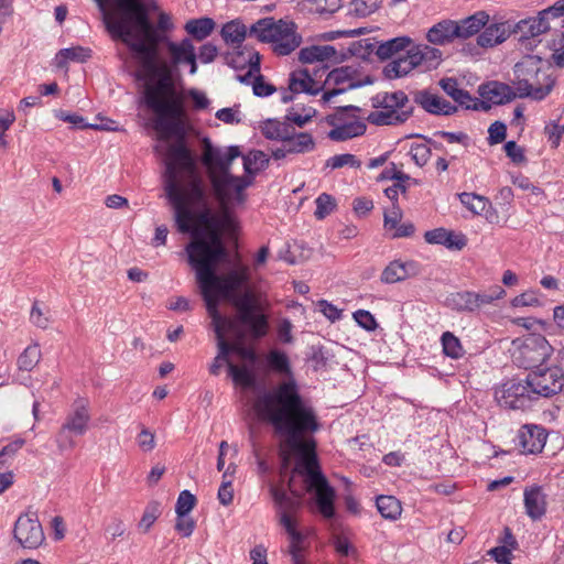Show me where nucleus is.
I'll list each match as a JSON object with an SVG mask.
<instances>
[{"instance_id": "1", "label": "nucleus", "mask_w": 564, "mask_h": 564, "mask_svg": "<svg viewBox=\"0 0 564 564\" xmlns=\"http://www.w3.org/2000/svg\"><path fill=\"white\" fill-rule=\"evenodd\" d=\"M164 189L174 208L178 231L193 235L186 252L197 283L199 268L204 265L214 275H218L216 267L226 256V250L217 231V220L207 207L200 180L196 175L195 161L185 141H176L166 151Z\"/></svg>"}, {"instance_id": "2", "label": "nucleus", "mask_w": 564, "mask_h": 564, "mask_svg": "<svg viewBox=\"0 0 564 564\" xmlns=\"http://www.w3.org/2000/svg\"><path fill=\"white\" fill-rule=\"evenodd\" d=\"M284 470L293 460L292 478L303 479L305 491L314 497L318 513L325 519L335 516V488L322 471L317 455L315 434L322 423L311 398L301 393V388L284 355Z\"/></svg>"}, {"instance_id": "3", "label": "nucleus", "mask_w": 564, "mask_h": 564, "mask_svg": "<svg viewBox=\"0 0 564 564\" xmlns=\"http://www.w3.org/2000/svg\"><path fill=\"white\" fill-rule=\"evenodd\" d=\"M199 290L206 304V310L212 318V325L216 334L218 354L209 367L213 376H218L224 365L228 367V375L235 384L245 389L256 388V376L246 366L234 365L229 360L228 340L226 329L231 327L228 317L218 311L220 300H231L236 293L249 280V268L240 265L226 274L214 275L205 265L199 268Z\"/></svg>"}, {"instance_id": "4", "label": "nucleus", "mask_w": 564, "mask_h": 564, "mask_svg": "<svg viewBox=\"0 0 564 564\" xmlns=\"http://www.w3.org/2000/svg\"><path fill=\"white\" fill-rule=\"evenodd\" d=\"M236 308L235 317H228L230 326L226 329L229 354H237L256 376V381L270 370L282 372V352L274 350L267 357H259L256 351L245 346L247 337L258 339L268 333L269 324L260 297L247 291L239 296L232 295Z\"/></svg>"}, {"instance_id": "5", "label": "nucleus", "mask_w": 564, "mask_h": 564, "mask_svg": "<svg viewBox=\"0 0 564 564\" xmlns=\"http://www.w3.org/2000/svg\"><path fill=\"white\" fill-rule=\"evenodd\" d=\"M143 69L150 77H158L153 83L144 85L143 100L148 109L155 115L154 130L159 139L167 141L177 138V141H185L184 119L185 109L182 95L176 90L172 64L165 62L151 63V66H144Z\"/></svg>"}, {"instance_id": "6", "label": "nucleus", "mask_w": 564, "mask_h": 564, "mask_svg": "<svg viewBox=\"0 0 564 564\" xmlns=\"http://www.w3.org/2000/svg\"><path fill=\"white\" fill-rule=\"evenodd\" d=\"M239 155L238 147H229L223 154L213 147L208 138L203 140L202 161L210 170L212 185L223 206L229 204L232 198L239 203L243 202V191L250 184V181L245 177H237L229 173L231 162Z\"/></svg>"}, {"instance_id": "7", "label": "nucleus", "mask_w": 564, "mask_h": 564, "mask_svg": "<svg viewBox=\"0 0 564 564\" xmlns=\"http://www.w3.org/2000/svg\"><path fill=\"white\" fill-rule=\"evenodd\" d=\"M276 437V448L253 445V455L262 486L275 508L276 521L282 524V435Z\"/></svg>"}, {"instance_id": "8", "label": "nucleus", "mask_w": 564, "mask_h": 564, "mask_svg": "<svg viewBox=\"0 0 564 564\" xmlns=\"http://www.w3.org/2000/svg\"><path fill=\"white\" fill-rule=\"evenodd\" d=\"M90 420L89 401L85 398L76 399L55 435L57 448L61 452L73 449L76 446L74 437L87 433Z\"/></svg>"}, {"instance_id": "9", "label": "nucleus", "mask_w": 564, "mask_h": 564, "mask_svg": "<svg viewBox=\"0 0 564 564\" xmlns=\"http://www.w3.org/2000/svg\"><path fill=\"white\" fill-rule=\"evenodd\" d=\"M514 74L517 76L516 97L527 98L531 97L534 100L544 99L553 89L555 79L545 73H540V69L531 63H517L514 65Z\"/></svg>"}, {"instance_id": "10", "label": "nucleus", "mask_w": 564, "mask_h": 564, "mask_svg": "<svg viewBox=\"0 0 564 564\" xmlns=\"http://www.w3.org/2000/svg\"><path fill=\"white\" fill-rule=\"evenodd\" d=\"M513 362L520 368L531 370L542 367L553 352V347L540 334H529L513 340Z\"/></svg>"}, {"instance_id": "11", "label": "nucleus", "mask_w": 564, "mask_h": 564, "mask_svg": "<svg viewBox=\"0 0 564 564\" xmlns=\"http://www.w3.org/2000/svg\"><path fill=\"white\" fill-rule=\"evenodd\" d=\"M360 110L357 106H344L337 107L335 112L327 115L325 120L333 127L327 137L333 141L341 142L362 135L367 126L357 116Z\"/></svg>"}, {"instance_id": "12", "label": "nucleus", "mask_w": 564, "mask_h": 564, "mask_svg": "<svg viewBox=\"0 0 564 564\" xmlns=\"http://www.w3.org/2000/svg\"><path fill=\"white\" fill-rule=\"evenodd\" d=\"M252 409L258 421L270 424L275 435H282V383L259 390Z\"/></svg>"}, {"instance_id": "13", "label": "nucleus", "mask_w": 564, "mask_h": 564, "mask_svg": "<svg viewBox=\"0 0 564 564\" xmlns=\"http://www.w3.org/2000/svg\"><path fill=\"white\" fill-rule=\"evenodd\" d=\"M108 31L113 39L121 40L132 52L140 56L142 67L151 66L156 61L160 44L142 42L129 26L127 17L116 21L109 20Z\"/></svg>"}, {"instance_id": "14", "label": "nucleus", "mask_w": 564, "mask_h": 564, "mask_svg": "<svg viewBox=\"0 0 564 564\" xmlns=\"http://www.w3.org/2000/svg\"><path fill=\"white\" fill-rule=\"evenodd\" d=\"M372 80L367 78L365 82H360L357 78V69L351 66H341L330 70L323 85L322 90V102L328 105L332 99L338 95H341L348 90L359 88L364 84H371Z\"/></svg>"}, {"instance_id": "15", "label": "nucleus", "mask_w": 564, "mask_h": 564, "mask_svg": "<svg viewBox=\"0 0 564 564\" xmlns=\"http://www.w3.org/2000/svg\"><path fill=\"white\" fill-rule=\"evenodd\" d=\"M495 395L502 408L511 410H528L536 401L527 378L506 381L496 390Z\"/></svg>"}, {"instance_id": "16", "label": "nucleus", "mask_w": 564, "mask_h": 564, "mask_svg": "<svg viewBox=\"0 0 564 564\" xmlns=\"http://www.w3.org/2000/svg\"><path fill=\"white\" fill-rule=\"evenodd\" d=\"M532 393L539 398H550L557 394L564 386V372L558 367L538 368L527 376Z\"/></svg>"}, {"instance_id": "17", "label": "nucleus", "mask_w": 564, "mask_h": 564, "mask_svg": "<svg viewBox=\"0 0 564 564\" xmlns=\"http://www.w3.org/2000/svg\"><path fill=\"white\" fill-rule=\"evenodd\" d=\"M13 535L24 549L40 547L45 541V535L37 512L28 510L20 514L14 523Z\"/></svg>"}, {"instance_id": "18", "label": "nucleus", "mask_w": 564, "mask_h": 564, "mask_svg": "<svg viewBox=\"0 0 564 564\" xmlns=\"http://www.w3.org/2000/svg\"><path fill=\"white\" fill-rule=\"evenodd\" d=\"M284 533L288 535V553L292 564H308L307 555L311 547L312 530L300 528L297 522L284 512Z\"/></svg>"}, {"instance_id": "19", "label": "nucleus", "mask_w": 564, "mask_h": 564, "mask_svg": "<svg viewBox=\"0 0 564 564\" xmlns=\"http://www.w3.org/2000/svg\"><path fill=\"white\" fill-rule=\"evenodd\" d=\"M564 15V0H557L553 6L539 12L536 18L521 20L518 24V31L521 33L520 41L525 44L530 40L547 32L551 29L550 19Z\"/></svg>"}, {"instance_id": "20", "label": "nucleus", "mask_w": 564, "mask_h": 564, "mask_svg": "<svg viewBox=\"0 0 564 564\" xmlns=\"http://www.w3.org/2000/svg\"><path fill=\"white\" fill-rule=\"evenodd\" d=\"M117 7L121 13L106 12L105 24L108 29L109 20L116 21L127 17L129 26L132 29V22L139 28L150 24L149 15L145 6L141 0H117Z\"/></svg>"}, {"instance_id": "21", "label": "nucleus", "mask_w": 564, "mask_h": 564, "mask_svg": "<svg viewBox=\"0 0 564 564\" xmlns=\"http://www.w3.org/2000/svg\"><path fill=\"white\" fill-rule=\"evenodd\" d=\"M249 36L256 37L262 43H273L274 52L282 55V19L278 21L273 18L258 20L249 29Z\"/></svg>"}, {"instance_id": "22", "label": "nucleus", "mask_w": 564, "mask_h": 564, "mask_svg": "<svg viewBox=\"0 0 564 564\" xmlns=\"http://www.w3.org/2000/svg\"><path fill=\"white\" fill-rule=\"evenodd\" d=\"M166 50L173 67L188 65L191 75L197 73V55L192 39L184 37L180 42L169 41Z\"/></svg>"}, {"instance_id": "23", "label": "nucleus", "mask_w": 564, "mask_h": 564, "mask_svg": "<svg viewBox=\"0 0 564 564\" xmlns=\"http://www.w3.org/2000/svg\"><path fill=\"white\" fill-rule=\"evenodd\" d=\"M413 100L426 112L436 116H451L458 109L457 106L426 89L415 91L413 94Z\"/></svg>"}, {"instance_id": "24", "label": "nucleus", "mask_w": 564, "mask_h": 564, "mask_svg": "<svg viewBox=\"0 0 564 564\" xmlns=\"http://www.w3.org/2000/svg\"><path fill=\"white\" fill-rule=\"evenodd\" d=\"M424 239L431 245H442L449 250H462L467 245V238L462 232H455L446 228L440 227L433 230H427L424 234Z\"/></svg>"}, {"instance_id": "25", "label": "nucleus", "mask_w": 564, "mask_h": 564, "mask_svg": "<svg viewBox=\"0 0 564 564\" xmlns=\"http://www.w3.org/2000/svg\"><path fill=\"white\" fill-rule=\"evenodd\" d=\"M519 446L523 454L540 453L546 442V433L538 425H525L519 432Z\"/></svg>"}, {"instance_id": "26", "label": "nucleus", "mask_w": 564, "mask_h": 564, "mask_svg": "<svg viewBox=\"0 0 564 564\" xmlns=\"http://www.w3.org/2000/svg\"><path fill=\"white\" fill-rule=\"evenodd\" d=\"M315 149V141L308 132H296L284 121V155L286 153H307Z\"/></svg>"}, {"instance_id": "27", "label": "nucleus", "mask_w": 564, "mask_h": 564, "mask_svg": "<svg viewBox=\"0 0 564 564\" xmlns=\"http://www.w3.org/2000/svg\"><path fill=\"white\" fill-rule=\"evenodd\" d=\"M247 54V63L249 65V70L246 76L258 75L253 82V94L259 97H268L272 95L276 89L271 84H268L263 80V77L259 74L260 72V55L258 52L253 50H246V52H240L239 57H243Z\"/></svg>"}, {"instance_id": "28", "label": "nucleus", "mask_w": 564, "mask_h": 564, "mask_svg": "<svg viewBox=\"0 0 564 564\" xmlns=\"http://www.w3.org/2000/svg\"><path fill=\"white\" fill-rule=\"evenodd\" d=\"M420 273V265L415 261L390 262L381 273V281L387 284L404 281L408 278L415 276Z\"/></svg>"}, {"instance_id": "29", "label": "nucleus", "mask_w": 564, "mask_h": 564, "mask_svg": "<svg viewBox=\"0 0 564 564\" xmlns=\"http://www.w3.org/2000/svg\"><path fill=\"white\" fill-rule=\"evenodd\" d=\"M481 98L490 100L494 105H503L516 98V93L509 85L500 82H488L478 87Z\"/></svg>"}, {"instance_id": "30", "label": "nucleus", "mask_w": 564, "mask_h": 564, "mask_svg": "<svg viewBox=\"0 0 564 564\" xmlns=\"http://www.w3.org/2000/svg\"><path fill=\"white\" fill-rule=\"evenodd\" d=\"M289 90L293 94L306 93L308 95H317L322 87L312 77L308 69H296L290 74Z\"/></svg>"}, {"instance_id": "31", "label": "nucleus", "mask_w": 564, "mask_h": 564, "mask_svg": "<svg viewBox=\"0 0 564 564\" xmlns=\"http://www.w3.org/2000/svg\"><path fill=\"white\" fill-rule=\"evenodd\" d=\"M524 507L527 514L533 519H541L546 511V497L539 486L524 489Z\"/></svg>"}, {"instance_id": "32", "label": "nucleus", "mask_w": 564, "mask_h": 564, "mask_svg": "<svg viewBox=\"0 0 564 564\" xmlns=\"http://www.w3.org/2000/svg\"><path fill=\"white\" fill-rule=\"evenodd\" d=\"M412 112V107L405 110L381 108L380 110L370 112L367 120L376 126L399 124L405 122Z\"/></svg>"}, {"instance_id": "33", "label": "nucleus", "mask_w": 564, "mask_h": 564, "mask_svg": "<svg viewBox=\"0 0 564 564\" xmlns=\"http://www.w3.org/2000/svg\"><path fill=\"white\" fill-rule=\"evenodd\" d=\"M457 22L443 20L433 25L427 32V41L432 44L444 45L457 37Z\"/></svg>"}, {"instance_id": "34", "label": "nucleus", "mask_w": 564, "mask_h": 564, "mask_svg": "<svg viewBox=\"0 0 564 564\" xmlns=\"http://www.w3.org/2000/svg\"><path fill=\"white\" fill-rule=\"evenodd\" d=\"M302 63L338 62L337 50L333 45H312L303 47L299 53Z\"/></svg>"}, {"instance_id": "35", "label": "nucleus", "mask_w": 564, "mask_h": 564, "mask_svg": "<svg viewBox=\"0 0 564 564\" xmlns=\"http://www.w3.org/2000/svg\"><path fill=\"white\" fill-rule=\"evenodd\" d=\"M220 35L227 45L234 48H240L246 37L249 35V30L241 20L235 19L223 25Z\"/></svg>"}, {"instance_id": "36", "label": "nucleus", "mask_w": 564, "mask_h": 564, "mask_svg": "<svg viewBox=\"0 0 564 564\" xmlns=\"http://www.w3.org/2000/svg\"><path fill=\"white\" fill-rule=\"evenodd\" d=\"M417 67L412 48L405 55L390 62L384 68V76L389 79L399 78L408 75L412 69Z\"/></svg>"}, {"instance_id": "37", "label": "nucleus", "mask_w": 564, "mask_h": 564, "mask_svg": "<svg viewBox=\"0 0 564 564\" xmlns=\"http://www.w3.org/2000/svg\"><path fill=\"white\" fill-rule=\"evenodd\" d=\"M508 36L509 31L505 23H494L486 26L478 35L477 43L481 47H492L505 42Z\"/></svg>"}, {"instance_id": "38", "label": "nucleus", "mask_w": 564, "mask_h": 564, "mask_svg": "<svg viewBox=\"0 0 564 564\" xmlns=\"http://www.w3.org/2000/svg\"><path fill=\"white\" fill-rule=\"evenodd\" d=\"M333 358L334 354L327 347L323 345H312L306 356V362L313 371L319 372L327 370Z\"/></svg>"}, {"instance_id": "39", "label": "nucleus", "mask_w": 564, "mask_h": 564, "mask_svg": "<svg viewBox=\"0 0 564 564\" xmlns=\"http://www.w3.org/2000/svg\"><path fill=\"white\" fill-rule=\"evenodd\" d=\"M408 102L409 98L402 90L377 94L372 98V106L375 108L405 110L409 108L406 107Z\"/></svg>"}, {"instance_id": "40", "label": "nucleus", "mask_w": 564, "mask_h": 564, "mask_svg": "<svg viewBox=\"0 0 564 564\" xmlns=\"http://www.w3.org/2000/svg\"><path fill=\"white\" fill-rule=\"evenodd\" d=\"M417 66H422L424 70L436 68L441 62L442 52L438 48L429 45H417L412 47Z\"/></svg>"}, {"instance_id": "41", "label": "nucleus", "mask_w": 564, "mask_h": 564, "mask_svg": "<svg viewBox=\"0 0 564 564\" xmlns=\"http://www.w3.org/2000/svg\"><path fill=\"white\" fill-rule=\"evenodd\" d=\"M215 26L216 23L212 18L204 17L188 20L184 25V30L194 40L200 42L213 33Z\"/></svg>"}, {"instance_id": "42", "label": "nucleus", "mask_w": 564, "mask_h": 564, "mask_svg": "<svg viewBox=\"0 0 564 564\" xmlns=\"http://www.w3.org/2000/svg\"><path fill=\"white\" fill-rule=\"evenodd\" d=\"M315 115L316 110L313 107L295 105L288 109L284 121L288 122L291 129H295V127L303 128L312 121Z\"/></svg>"}, {"instance_id": "43", "label": "nucleus", "mask_w": 564, "mask_h": 564, "mask_svg": "<svg viewBox=\"0 0 564 564\" xmlns=\"http://www.w3.org/2000/svg\"><path fill=\"white\" fill-rule=\"evenodd\" d=\"M312 254V248H310L304 241L293 240V242L288 243V247L284 250V262L292 265L302 264L311 259Z\"/></svg>"}, {"instance_id": "44", "label": "nucleus", "mask_w": 564, "mask_h": 564, "mask_svg": "<svg viewBox=\"0 0 564 564\" xmlns=\"http://www.w3.org/2000/svg\"><path fill=\"white\" fill-rule=\"evenodd\" d=\"M489 17L485 12H478L471 17H468L460 22H457L458 32L457 37L467 39L478 33L488 21Z\"/></svg>"}, {"instance_id": "45", "label": "nucleus", "mask_w": 564, "mask_h": 564, "mask_svg": "<svg viewBox=\"0 0 564 564\" xmlns=\"http://www.w3.org/2000/svg\"><path fill=\"white\" fill-rule=\"evenodd\" d=\"M393 174L388 176L387 178L394 181L393 185L387 187L384 189L386 196L392 200V204H398V195L405 194L409 188V182L412 181L410 175L397 170L393 166Z\"/></svg>"}, {"instance_id": "46", "label": "nucleus", "mask_w": 564, "mask_h": 564, "mask_svg": "<svg viewBox=\"0 0 564 564\" xmlns=\"http://www.w3.org/2000/svg\"><path fill=\"white\" fill-rule=\"evenodd\" d=\"M446 304L449 308L456 312H467L474 313L476 312L475 303H474V292L470 291H462L452 293L446 299Z\"/></svg>"}, {"instance_id": "47", "label": "nucleus", "mask_w": 564, "mask_h": 564, "mask_svg": "<svg viewBox=\"0 0 564 564\" xmlns=\"http://www.w3.org/2000/svg\"><path fill=\"white\" fill-rule=\"evenodd\" d=\"M438 85L443 89V91L446 95H448L459 106L464 107L465 104H467V101H470V94L467 90L459 88L456 78H442L438 82Z\"/></svg>"}, {"instance_id": "48", "label": "nucleus", "mask_w": 564, "mask_h": 564, "mask_svg": "<svg viewBox=\"0 0 564 564\" xmlns=\"http://www.w3.org/2000/svg\"><path fill=\"white\" fill-rule=\"evenodd\" d=\"M42 352L37 344L29 345L18 357L17 365L21 371H32L41 361Z\"/></svg>"}, {"instance_id": "49", "label": "nucleus", "mask_w": 564, "mask_h": 564, "mask_svg": "<svg viewBox=\"0 0 564 564\" xmlns=\"http://www.w3.org/2000/svg\"><path fill=\"white\" fill-rule=\"evenodd\" d=\"M376 506L379 513L386 519L395 520L402 512L400 501L393 496H379Z\"/></svg>"}, {"instance_id": "50", "label": "nucleus", "mask_w": 564, "mask_h": 564, "mask_svg": "<svg viewBox=\"0 0 564 564\" xmlns=\"http://www.w3.org/2000/svg\"><path fill=\"white\" fill-rule=\"evenodd\" d=\"M410 44L406 36L394 37L378 45L376 54L380 59H388L395 53L404 50Z\"/></svg>"}, {"instance_id": "51", "label": "nucleus", "mask_w": 564, "mask_h": 564, "mask_svg": "<svg viewBox=\"0 0 564 564\" xmlns=\"http://www.w3.org/2000/svg\"><path fill=\"white\" fill-rule=\"evenodd\" d=\"M91 51L82 46L63 48L56 54L57 67H64L68 61L85 62L90 57Z\"/></svg>"}, {"instance_id": "52", "label": "nucleus", "mask_w": 564, "mask_h": 564, "mask_svg": "<svg viewBox=\"0 0 564 564\" xmlns=\"http://www.w3.org/2000/svg\"><path fill=\"white\" fill-rule=\"evenodd\" d=\"M302 42L303 37L297 32V25L293 21L284 20V55L295 51Z\"/></svg>"}, {"instance_id": "53", "label": "nucleus", "mask_w": 564, "mask_h": 564, "mask_svg": "<svg viewBox=\"0 0 564 564\" xmlns=\"http://www.w3.org/2000/svg\"><path fill=\"white\" fill-rule=\"evenodd\" d=\"M441 343L443 347V352L452 358L459 359L464 355V348L458 337H456L451 332H445L442 334Z\"/></svg>"}, {"instance_id": "54", "label": "nucleus", "mask_w": 564, "mask_h": 564, "mask_svg": "<svg viewBox=\"0 0 564 564\" xmlns=\"http://www.w3.org/2000/svg\"><path fill=\"white\" fill-rule=\"evenodd\" d=\"M269 159L264 152L251 151L243 156L245 172L249 175H253L257 172L261 171L267 165Z\"/></svg>"}, {"instance_id": "55", "label": "nucleus", "mask_w": 564, "mask_h": 564, "mask_svg": "<svg viewBox=\"0 0 564 564\" xmlns=\"http://www.w3.org/2000/svg\"><path fill=\"white\" fill-rule=\"evenodd\" d=\"M161 514L160 503L152 501L144 508L143 514L138 523V528L141 532L147 533L158 520Z\"/></svg>"}, {"instance_id": "56", "label": "nucleus", "mask_w": 564, "mask_h": 564, "mask_svg": "<svg viewBox=\"0 0 564 564\" xmlns=\"http://www.w3.org/2000/svg\"><path fill=\"white\" fill-rule=\"evenodd\" d=\"M459 199L460 203L475 215H481L488 204V200L484 196L474 193H462Z\"/></svg>"}, {"instance_id": "57", "label": "nucleus", "mask_w": 564, "mask_h": 564, "mask_svg": "<svg viewBox=\"0 0 564 564\" xmlns=\"http://www.w3.org/2000/svg\"><path fill=\"white\" fill-rule=\"evenodd\" d=\"M505 290L501 286H495L488 291L474 292V303L476 311L482 308L486 305L491 304L496 300L501 299L505 295Z\"/></svg>"}, {"instance_id": "58", "label": "nucleus", "mask_w": 564, "mask_h": 564, "mask_svg": "<svg viewBox=\"0 0 564 564\" xmlns=\"http://www.w3.org/2000/svg\"><path fill=\"white\" fill-rule=\"evenodd\" d=\"M381 3V0H351L350 14L365 18L375 12Z\"/></svg>"}, {"instance_id": "59", "label": "nucleus", "mask_w": 564, "mask_h": 564, "mask_svg": "<svg viewBox=\"0 0 564 564\" xmlns=\"http://www.w3.org/2000/svg\"><path fill=\"white\" fill-rule=\"evenodd\" d=\"M316 209L314 215L317 219L322 220L327 215L332 214L334 209L336 208V200L335 198L326 193L321 194L316 199Z\"/></svg>"}, {"instance_id": "60", "label": "nucleus", "mask_w": 564, "mask_h": 564, "mask_svg": "<svg viewBox=\"0 0 564 564\" xmlns=\"http://www.w3.org/2000/svg\"><path fill=\"white\" fill-rule=\"evenodd\" d=\"M346 165L359 169L361 166V162L356 158V155L350 153L337 154L326 161V166L333 170L340 169Z\"/></svg>"}, {"instance_id": "61", "label": "nucleus", "mask_w": 564, "mask_h": 564, "mask_svg": "<svg viewBox=\"0 0 564 564\" xmlns=\"http://www.w3.org/2000/svg\"><path fill=\"white\" fill-rule=\"evenodd\" d=\"M196 497L191 494L188 490H183L178 495L176 506H175V512L177 516H188V513L194 509L196 506Z\"/></svg>"}, {"instance_id": "62", "label": "nucleus", "mask_w": 564, "mask_h": 564, "mask_svg": "<svg viewBox=\"0 0 564 564\" xmlns=\"http://www.w3.org/2000/svg\"><path fill=\"white\" fill-rule=\"evenodd\" d=\"M562 29H564V19L562 20ZM551 47L553 51L552 62L558 67H564V30L552 40Z\"/></svg>"}, {"instance_id": "63", "label": "nucleus", "mask_w": 564, "mask_h": 564, "mask_svg": "<svg viewBox=\"0 0 564 564\" xmlns=\"http://www.w3.org/2000/svg\"><path fill=\"white\" fill-rule=\"evenodd\" d=\"M218 500L223 506L231 505L234 500L232 480L228 478V471L223 475V481L217 494Z\"/></svg>"}, {"instance_id": "64", "label": "nucleus", "mask_w": 564, "mask_h": 564, "mask_svg": "<svg viewBox=\"0 0 564 564\" xmlns=\"http://www.w3.org/2000/svg\"><path fill=\"white\" fill-rule=\"evenodd\" d=\"M332 544L337 552V554L341 557L355 556L357 551L351 545V543L347 540V538L341 535L334 536Z\"/></svg>"}]
</instances>
